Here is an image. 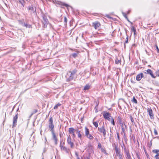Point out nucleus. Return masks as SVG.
<instances>
[{"mask_svg":"<svg viewBox=\"0 0 159 159\" xmlns=\"http://www.w3.org/2000/svg\"><path fill=\"white\" fill-rule=\"evenodd\" d=\"M19 1V2L23 6L25 4V1L24 0H18Z\"/></svg>","mask_w":159,"mask_h":159,"instance_id":"a878e982","label":"nucleus"},{"mask_svg":"<svg viewBox=\"0 0 159 159\" xmlns=\"http://www.w3.org/2000/svg\"><path fill=\"white\" fill-rule=\"evenodd\" d=\"M143 77V73H141L138 74L136 77V80L137 81L140 80Z\"/></svg>","mask_w":159,"mask_h":159,"instance_id":"9b49d317","label":"nucleus"},{"mask_svg":"<svg viewBox=\"0 0 159 159\" xmlns=\"http://www.w3.org/2000/svg\"><path fill=\"white\" fill-rule=\"evenodd\" d=\"M49 127L50 129V131L52 132L54 131L53 128H54V125L53 123V119L52 117H51L49 120Z\"/></svg>","mask_w":159,"mask_h":159,"instance_id":"7ed1b4c3","label":"nucleus"},{"mask_svg":"<svg viewBox=\"0 0 159 159\" xmlns=\"http://www.w3.org/2000/svg\"><path fill=\"white\" fill-rule=\"evenodd\" d=\"M90 87V85L89 84H87L84 87V90H86L89 89Z\"/></svg>","mask_w":159,"mask_h":159,"instance_id":"aec40b11","label":"nucleus"},{"mask_svg":"<svg viewBox=\"0 0 159 159\" xmlns=\"http://www.w3.org/2000/svg\"><path fill=\"white\" fill-rule=\"evenodd\" d=\"M144 73H145V74H148V70H145L144 71Z\"/></svg>","mask_w":159,"mask_h":159,"instance_id":"a18cd8bd","label":"nucleus"},{"mask_svg":"<svg viewBox=\"0 0 159 159\" xmlns=\"http://www.w3.org/2000/svg\"><path fill=\"white\" fill-rule=\"evenodd\" d=\"M68 131L69 134H73V133H75V129L73 128L70 127Z\"/></svg>","mask_w":159,"mask_h":159,"instance_id":"2eb2a0df","label":"nucleus"},{"mask_svg":"<svg viewBox=\"0 0 159 159\" xmlns=\"http://www.w3.org/2000/svg\"><path fill=\"white\" fill-rule=\"evenodd\" d=\"M87 138L90 139L92 140L93 137L90 134H88V135L86 136Z\"/></svg>","mask_w":159,"mask_h":159,"instance_id":"393cba45","label":"nucleus"},{"mask_svg":"<svg viewBox=\"0 0 159 159\" xmlns=\"http://www.w3.org/2000/svg\"><path fill=\"white\" fill-rule=\"evenodd\" d=\"M111 123L114 126L115 125V121L113 118H111Z\"/></svg>","mask_w":159,"mask_h":159,"instance_id":"2f4dec72","label":"nucleus"},{"mask_svg":"<svg viewBox=\"0 0 159 159\" xmlns=\"http://www.w3.org/2000/svg\"><path fill=\"white\" fill-rule=\"evenodd\" d=\"M129 11H128V14H129Z\"/></svg>","mask_w":159,"mask_h":159,"instance_id":"13d9d810","label":"nucleus"},{"mask_svg":"<svg viewBox=\"0 0 159 159\" xmlns=\"http://www.w3.org/2000/svg\"><path fill=\"white\" fill-rule=\"evenodd\" d=\"M98 130L101 133H102L104 136H105L106 134V131L104 128L102 127L101 128H98Z\"/></svg>","mask_w":159,"mask_h":159,"instance_id":"4468645a","label":"nucleus"},{"mask_svg":"<svg viewBox=\"0 0 159 159\" xmlns=\"http://www.w3.org/2000/svg\"><path fill=\"white\" fill-rule=\"evenodd\" d=\"M104 117L105 119L109 120V113L107 112H104L103 114Z\"/></svg>","mask_w":159,"mask_h":159,"instance_id":"f8f14e48","label":"nucleus"},{"mask_svg":"<svg viewBox=\"0 0 159 159\" xmlns=\"http://www.w3.org/2000/svg\"><path fill=\"white\" fill-rule=\"evenodd\" d=\"M153 152L157 154L159 153V150H153L152 151Z\"/></svg>","mask_w":159,"mask_h":159,"instance_id":"7c9ffc66","label":"nucleus"},{"mask_svg":"<svg viewBox=\"0 0 159 159\" xmlns=\"http://www.w3.org/2000/svg\"><path fill=\"white\" fill-rule=\"evenodd\" d=\"M75 131L76 134L78 135V137L80 139H81L82 138V135L81 134L80 131L78 129H75Z\"/></svg>","mask_w":159,"mask_h":159,"instance_id":"ddd939ff","label":"nucleus"},{"mask_svg":"<svg viewBox=\"0 0 159 159\" xmlns=\"http://www.w3.org/2000/svg\"><path fill=\"white\" fill-rule=\"evenodd\" d=\"M64 144H65V143L64 142L62 144V145L64 146Z\"/></svg>","mask_w":159,"mask_h":159,"instance_id":"864d4df0","label":"nucleus"},{"mask_svg":"<svg viewBox=\"0 0 159 159\" xmlns=\"http://www.w3.org/2000/svg\"><path fill=\"white\" fill-rule=\"evenodd\" d=\"M60 147L61 150H63L65 151L67 153H69V149H67L66 148L63 146L61 144V141L60 144Z\"/></svg>","mask_w":159,"mask_h":159,"instance_id":"6e6552de","label":"nucleus"},{"mask_svg":"<svg viewBox=\"0 0 159 159\" xmlns=\"http://www.w3.org/2000/svg\"><path fill=\"white\" fill-rule=\"evenodd\" d=\"M121 61V60L120 58L119 59H118V58H117L116 59L115 63L117 64H120Z\"/></svg>","mask_w":159,"mask_h":159,"instance_id":"4be33fe9","label":"nucleus"},{"mask_svg":"<svg viewBox=\"0 0 159 159\" xmlns=\"http://www.w3.org/2000/svg\"><path fill=\"white\" fill-rule=\"evenodd\" d=\"M75 155H76V156L77 157V159H80V158L78 156V154H77V152L75 153Z\"/></svg>","mask_w":159,"mask_h":159,"instance_id":"37998d69","label":"nucleus"},{"mask_svg":"<svg viewBox=\"0 0 159 159\" xmlns=\"http://www.w3.org/2000/svg\"><path fill=\"white\" fill-rule=\"evenodd\" d=\"M157 75L158 76H159V74H157Z\"/></svg>","mask_w":159,"mask_h":159,"instance_id":"6e6d98bb","label":"nucleus"},{"mask_svg":"<svg viewBox=\"0 0 159 159\" xmlns=\"http://www.w3.org/2000/svg\"><path fill=\"white\" fill-rule=\"evenodd\" d=\"M42 22L43 24V27L45 28H46L47 26V25L48 23V20L46 16H43Z\"/></svg>","mask_w":159,"mask_h":159,"instance_id":"f03ea898","label":"nucleus"},{"mask_svg":"<svg viewBox=\"0 0 159 159\" xmlns=\"http://www.w3.org/2000/svg\"><path fill=\"white\" fill-rule=\"evenodd\" d=\"M110 111H111L112 110V109L110 108Z\"/></svg>","mask_w":159,"mask_h":159,"instance_id":"5fc2aeb1","label":"nucleus"},{"mask_svg":"<svg viewBox=\"0 0 159 159\" xmlns=\"http://www.w3.org/2000/svg\"><path fill=\"white\" fill-rule=\"evenodd\" d=\"M29 10L30 11V13L31 14L33 13H34L36 11V9L35 8L34 9V8L32 7H29Z\"/></svg>","mask_w":159,"mask_h":159,"instance_id":"dca6fc26","label":"nucleus"},{"mask_svg":"<svg viewBox=\"0 0 159 159\" xmlns=\"http://www.w3.org/2000/svg\"><path fill=\"white\" fill-rule=\"evenodd\" d=\"M117 137H118V138L119 139V134H117Z\"/></svg>","mask_w":159,"mask_h":159,"instance_id":"3c124183","label":"nucleus"},{"mask_svg":"<svg viewBox=\"0 0 159 159\" xmlns=\"http://www.w3.org/2000/svg\"><path fill=\"white\" fill-rule=\"evenodd\" d=\"M148 74H149L151 77L154 78H155V77L154 76L152 73V71L150 69H148Z\"/></svg>","mask_w":159,"mask_h":159,"instance_id":"f3484780","label":"nucleus"},{"mask_svg":"<svg viewBox=\"0 0 159 159\" xmlns=\"http://www.w3.org/2000/svg\"><path fill=\"white\" fill-rule=\"evenodd\" d=\"M155 47L156 48V50H157V52L158 53H159V49L158 48V47L157 45H155Z\"/></svg>","mask_w":159,"mask_h":159,"instance_id":"c9c22d12","label":"nucleus"},{"mask_svg":"<svg viewBox=\"0 0 159 159\" xmlns=\"http://www.w3.org/2000/svg\"><path fill=\"white\" fill-rule=\"evenodd\" d=\"M155 157L156 159H159V155L158 153L155 156Z\"/></svg>","mask_w":159,"mask_h":159,"instance_id":"72a5a7b5","label":"nucleus"},{"mask_svg":"<svg viewBox=\"0 0 159 159\" xmlns=\"http://www.w3.org/2000/svg\"><path fill=\"white\" fill-rule=\"evenodd\" d=\"M72 56L73 57H74L75 58V57H76L77 56V53H73L72 54Z\"/></svg>","mask_w":159,"mask_h":159,"instance_id":"473e14b6","label":"nucleus"},{"mask_svg":"<svg viewBox=\"0 0 159 159\" xmlns=\"http://www.w3.org/2000/svg\"><path fill=\"white\" fill-rule=\"evenodd\" d=\"M132 102L136 104L137 103V101L136 99L134 97H133V99L131 100Z\"/></svg>","mask_w":159,"mask_h":159,"instance_id":"cd10ccee","label":"nucleus"},{"mask_svg":"<svg viewBox=\"0 0 159 159\" xmlns=\"http://www.w3.org/2000/svg\"><path fill=\"white\" fill-rule=\"evenodd\" d=\"M158 73V72H157V73Z\"/></svg>","mask_w":159,"mask_h":159,"instance_id":"bf43d9fd","label":"nucleus"},{"mask_svg":"<svg viewBox=\"0 0 159 159\" xmlns=\"http://www.w3.org/2000/svg\"><path fill=\"white\" fill-rule=\"evenodd\" d=\"M23 158L25 159L24 156H23Z\"/></svg>","mask_w":159,"mask_h":159,"instance_id":"052dcab7","label":"nucleus"},{"mask_svg":"<svg viewBox=\"0 0 159 159\" xmlns=\"http://www.w3.org/2000/svg\"><path fill=\"white\" fill-rule=\"evenodd\" d=\"M131 121L132 123H134V119L132 116H130Z\"/></svg>","mask_w":159,"mask_h":159,"instance_id":"e433bc0d","label":"nucleus"},{"mask_svg":"<svg viewBox=\"0 0 159 159\" xmlns=\"http://www.w3.org/2000/svg\"><path fill=\"white\" fill-rule=\"evenodd\" d=\"M18 117V114L17 113L16 114V115L14 117L13 119V125L12 126V128L16 126L17 125V119Z\"/></svg>","mask_w":159,"mask_h":159,"instance_id":"39448f33","label":"nucleus"},{"mask_svg":"<svg viewBox=\"0 0 159 159\" xmlns=\"http://www.w3.org/2000/svg\"><path fill=\"white\" fill-rule=\"evenodd\" d=\"M127 19V20H128L129 22H130V23H131V24H132V22H131L130 21L128 20V19Z\"/></svg>","mask_w":159,"mask_h":159,"instance_id":"09e8293b","label":"nucleus"},{"mask_svg":"<svg viewBox=\"0 0 159 159\" xmlns=\"http://www.w3.org/2000/svg\"><path fill=\"white\" fill-rule=\"evenodd\" d=\"M19 24L24 27H25L26 28L28 27L29 28L31 27V25H30L25 23L23 20H19Z\"/></svg>","mask_w":159,"mask_h":159,"instance_id":"0eeeda50","label":"nucleus"},{"mask_svg":"<svg viewBox=\"0 0 159 159\" xmlns=\"http://www.w3.org/2000/svg\"><path fill=\"white\" fill-rule=\"evenodd\" d=\"M122 14L123 15V16L126 19H128V18L126 14L125 13H124V12H122Z\"/></svg>","mask_w":159,"mask_h":159,"instance_id":"4c0bfd02","label":"nucleus"},{"mask_svg":"<svg viewBox=\"0 0 159 159\" xmlns=\"http://www.w3.org/2000/svg\"><path fill=\"white\" fill-rule=\"evenodd\" d=\"M118 154L119 159H122V156L119 153Z\"/></svg>","mask_w":159,"mask_h":159,"instance_id":"79ce46f5","label":"nucleus"},{"mask_svg":"<svg viewBox=\"0 0 159 159\" xmlns=\"http://www.w3.org/2000/svg\"><path fill=\"white\" fill-rule=\"evenodd\" d=\"M61 5H62L63 6H65L67 7H68L69 6V5H68L64 3H62Z\"/></svg>","mask_w":159,"mask_h":159,"instance_id":"58836bf2","label":"nucleus"},{"mask_svg":"<svg viewBox=\"0 0 159 159\" xmlns=\"http://www.w3.org/2000/svg\"><path fill=\"white\" fill-rule=\"evenodd\" d=\"M148 115L152 119H154V117L153 115L152 111L151 108H148Z\"/></svg>","mask_w":159,"mask_h":159,"instance_id":"1a4fd4ad","label":"nucleus"},{"mask_svg":"<svg viewBox=\"0 0 159 159\" xmlns=\"http://www.w3.org/2000/svg\"><path fill=\"white\" fill-rule=\"evenodd\" d=\"M72 134L73 138H75V137L76 135L75 134V133H73V134Z\"/></svg>","mask_w":159,"mask_h":159,"instance_id":"49530a36","label":"nucleus"},{"mask_svg":"<svg viewBox=\"0 0 159 159\" xmlns=\"http://www.w3.org/2000/svg\"><path fill=\"white\" fill-rule=\"evenodd\" d=\"M67 19L66 17H65L64 20V22L66 24L67 22Z\"/></svg>","mask_w":159,"mask_h":159,"instance_id":"a19ab883","label":"nucleus"},{"mask_svg":"<svg viewBox=\"0 0 159 159\" xmlns=\"http://www.w3.org/2000/svg\"><path fill=\"white\" fill-rule=\"evenodd\" d=\"M76 72L77 70H74L72 72H71L72 74L73 75L75 76Z\"/></svg>","mask_w":159,"mask_h":159,"instance_id":"c85d7f7f","label":"nucleus"},{"mask_svg":"<svg viewBox=\"0 0 159 159\" xmlns=\"http://www.w3.org/2000/svg\"><path fill=\"white\" fill-rule=\"evenodd\" d=\"M93 26L94 27L95 29H97L100 25L99 23L98 22H95L93 23Z\"/></svg>","mask_w":159,"mask_h":159,"instance_id":"9d476101","label":"nucleus"},{"mask_svg":"<svg viewBox=\"0 0 159 159\" xmlns=\"http://www.w3.org/2000/svg\"><path fill=\"white\" fill-rule=\"evenodd\" d=\"M85 134L86 136L88 135V134H89V129L87 127H85Z\"/></svg>","mask_w":159,"mask_h":159,"instance_id":"a211bd4d","label":"nucleus"},{"mask_svg":"<svg viewBox=\"0 0 159 159\" xmlns=\"http://www.w3.org/2000/svg\"><path fill=\"white\" fill-rule=\"evenodd\" d=\"M114 150H115L116 154H119L120 153L119 149L118 148L117 146L115 145V147H114Z\"/></svg>","mask_w":159,"mask_h":159,"instance_id":"6ab92c4d","label":"nucleus"},{"mask_svg":"<svg viewBox=\"0 0 159 159\" xmlns=\"http://www.w3.org/2000/svg\"><path fill=\"white\" fill-rule=\"evenodd\" d=\"M61 105V104H60V103H58V104H57L54 107V109H57L58 108V107H60V106Z\"/></svg>","mask_w":159,"mask_h":159,"instance_id":"bb28decb","label":"nucleus"},{"mask_svg":"<svg viewBox=\"0 0 159 159\" xmlns=\"http://www.w3.org/2000/svg\"><path fill=\"white\" fill-rule=\"evenodd\" d=\"M131 31L134 32V35L136 34V31L135 28L134 26H132L131 27Z\"/></svg>","mask_w":159,"mask_h":159,"instance_id":"412c9836","label":"nucleus"},{"mask_svg":"<svg viewBox=\"0 0 159 159\" xmlns=\"http://www.w3.org/2000/svg\"><path fill=\"white\" fill-rule=\"evenodd\" d=\"M55 142V145H57V139H55L54 140H53Z\"/></svg>","mask_w":159,"mask_h":159,"instance_id":"ea45409f","label":"nucleus"},{"mask_svg":"<svg viewBox=\"0 0 159 159\" xmlns=\"http://www.w3.org/2000/svg\"><path fill=\"white\" fill-rule=\"evenodd\" d=\"M74 77L71 71L68 72L66 75V77L69 81L73 80Z\"/></svg>","mask_w":159,"mask_h":159,"instance_id":"423d86ee","label":"nucleus"},{"mask_svg":"<svg viewBox=\"0 0 159 159\" xmlns=\"http://www.w3.org/2000/svg\"><path fill=\"white\" fill-rule=\"evenodd\" d=\"M93 125L95 126L97 128L98 126V123L96 121L93 122Z\"/></svg>","mask_w":159,"mask_h":159,"instance_id":"c756f323","label":"nucleus"},{"mask_svg":"<svg viewBox=\"0 0 159 159\" xmlns=\"http://www.w3.org/2000/svg\"><path fill=\"white\" fill-rule=\"evenodd\" d=\"M126 158L127 159H132L131 156L128 152H126Z\"/></svg>","mask_w":159,"mask_h":159,"instance_id":"5701e85b","label":"nucleus"},{"mask_svg":"<svg viewBox=\"0 0 159 159\" xmlns=\"http://www.w3.org/2000/svg\"><path fill=\"white\" fill-rule=\"evenodd\" d=\"M110 19H111L112 18L111 17H110Z\"/></svg>","mask_w":159,"mask_h":159,"instance_id":"4d7b16f0","label":"nucleus"},{"mask_svg":"<svg viewBox=\"0 0 159 159\" xmlns=\"http://www.w3.org/2000/svg\"><path fill=\"white\" fill-rule=\"evenodd\" d=\"M42 159H43V158H42Z\"/></svg>","mask_w":159,"mask_h":159,"instance_id":"e2e57ef3","label":"nucleus"},{"mask_svg":"<svg viewBox=\"0 0 159 159\" xmlns=\"http://www.w3.org/2000/svg\"><path fill=\"white\" fill-rule=\"evenodd\" d=\"M127 39H128V38H127ZM125 42H126V43H128V40H127V39L126 41H125Z\"/></svg>","mask_w":159,"mask_h":159,"instance_id":"603ef678","label":"nucleus"},{"mask_svg":"<svg viewBox=\"0 0 159 159\" xmlns=\"http://www.w3.org/2000/svg\"><path fill=\"white\" fill-rule=\"evenodd\" d=\"M68 144L70 146L71 148H73L74 147V143L71 141V139L70 135L68 136V138L67 140Z\"/></svg>","mask_w":159,"mask_h":159,"instance_id":"20e7f679","label":"nucleus"},{"mask_svg":"<svg viewBox=\"0 0 159 159\" xmlns=\"http://www.w3.org/2000/svg\"><path fill=\"white\" fill-rule=\"evenodd\" d=\"M109 66L108 67V69H109Z\"/></svg>","mask_w":159,"mask_h":159,"instance_id":"680f3d73","label":"nucleus"},{"mask_svg":"<svg viewBox=\"0 0 159 159\" xmlns=\"http://www.w3.org/2000/svg\"><path fill=\"white\" fill-rule=\"evenodd\" d=\"M107 17L108 18H109V16L108 15H107Z\"/></svg>","mask_w":159,"mask_h":159,"instance_id":"8fccbe9b","label":"nucleus"},{"mask_svg":"<svg viewBox=\"0 0 159 159\" xmlns=\"http://www.w3.org/2000/svg\"><path fill=\"white\" fill-rule=\"evenodd\" d=\"M119 123L120 124L122 132L121 133V134H122L124 138H125L126 137V133H125V130L126 129V126L125 124V123L120 120L119 121Z\"/></svg>","mask_w":159,"mask_h":159,"instance_id":"f257e3e1","label":"nucleus"},{"mask_svg":"<svg viewBox=\"0 0 159 159\" xmlns=\"http://www.w3.org/2000/svg\"><path fill=\"white\" fill-rule=\"evenodd\" d=\"M37 111V110H35L34 111H33V114L36 113Z\"/></svg>","mask_w":159,"mask_h":159,"instance_id":"de8ad7c7","label":"nucleus"},{"mask_svg":"<svg viewBox=\"0 0 159 159\" xmlns=\"http://www.w3.org/2000/svg\"><path fill=\"white\" fill-rule=\"evenodd\" d=\"M52 139L53 140H54L55 139H57V136L55 134V133H54V131H52Z\"/></svg>","mask_w":159,"mask_h":159,"instance_id":"b1692460","label":"nucleus"},{"mask_svg":"<svg viewBox=\"0 0 159 159\" xmlns=\"http://www.w3.org/2000/svg\"><path fill=\"white\" fill-rule=\"evenodd\" d=\"M98 148H101V145L100 143H99L98 144Z\"/></svg>","mask_w":159,"mask_h":159,"instance_id":"c03bdc74","label":"nucleus"},{"mask_svg":"<svg viewBox=\"0 0 159 159\" xmlns=\"http://www.w3.org/2000/svg\"><path fill=\"white\" fill-rule=\"evenodd\" d=\"M154 134L155 135H157L158 134V133H157V131L156 130V129H154Z\"/></svg>","mask_w":159,"mask_h":159,"instance_id":"f704fd0d","label":"nucleus"}]
</instances>
